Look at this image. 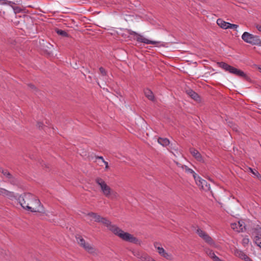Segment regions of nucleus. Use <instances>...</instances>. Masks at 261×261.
<instances>
[{
  "mask_svg": "<svg viewBox=\"0 0 261 261\" xmlns=\"http://www.w3.org/2000/svg\"><path fill=\"white\" fill-rule=\"evenodd\" d=\"M99 222L102 223L105 225L107 227H108L109 229L111 231V228L112 226H116L114 225H112L111 221L108 220L106 218L100 217Z\"/></svg>",
  "mask_w": 261,
  "mask_h": 261,
  "instance_id": "nucleus-15",
  "label": "nucleus"
},
{
  "mask_svg": "<svg viewBox=\"0 0 261 261\" xmlns=\"http://www.w3.org/2000/svg\"><path fill=\"white\" fill-rule=\"evenodd\" d=\"M15 4V3L14 2L9 1H8V2L7 3V5H10L12 8V7H14L13 5Z\"/></svg>",
  "mask_w": 261,
  "mask_h": 261,
  "instance_id": "nucleus-39",
  "label": "nucleus"
},
{
  "mask_svg": "<svg viewBox=\"0 0 261 261\" xmlns=\"http://www.w3.org/2000/svg\"><path fill=\"white\" fill-rule=\"evenodd\" d=\"M145 96L150 100L154 101V96L152 92L149 89H146L144 90Z\"/></svg>",
  "mask_w": 261,
  "mask_h": 261,
  "instance_id": "nucleus-17",
  "label": "nucleus"
},
{
  "mask_svg": "<svg viewBox=\"0 0 261 261\" xmlns=\"http://www.w3.org/2000/svg\"><path fill=\"white\" fill-rule=\"evenodd\" d=\"M133 253L134 256H135L138 258L140 259L141 261H146L148 256H149L145 252L137 251H133Z\"/></svg>",
  "mask_w": 261,
  "mask_h": 261,
  "instance_id": "nucleus-12",
  "label": "nucleus"
},
{
  "mask_svg": "<svg viewBox=\"0 0 261 261\" xmlns=\"http://www.w3.org/2000/svg\"><path fill=\"white\" fill-rule=\"evenodd\" d=\"M249 169L251 170V172L255 176H260V174L259 173H258V172L256 170H255L254 171L251 169V168H249Z\"/></svg>",
  "mask_w": 261,
  "mask_h": 261,
  "instance_id": "nucleus-35",
  "label": "nucleus"
},
{
  "mask_svg": "<svg viewBox=\"0 0 261 261\" xmlns=\"http://www.w3.org/2000/svg\"><path fill=\"white\" fill-rule=\"evenodd\" d=\"M111 231L124 241L135 244H137L139 242L137 238L128 232H125L117 226H112Z\"/></svg>",
  "mask_w": 261,
  "mask_h": 261,
  "instance_id": "nucleus-3",
  "label": "nucleus"
},
{
  "mask_svg": "<svg viewBox=\"0 0 261 261\" xmlns=\"http://www.w3.org/2000/svg\"><path fill=\"white\" fill-rule=\"evenodd\" d=\"M37 127L39 128H43V123L41 122H38L37 123Z\"/></svg>",
  "mask_w": 261,
  "mask_h": 261,
  "instance_id": "nucleus-36",
  "label": "nucleus"
},
{
  "mask_svg": "<svg viewBox=\"0 0 261 261\" xmlns=\"http://www.w3.org/2000/svg\"><path fill=\"white\" fill-rule=\"evenodd\" d=\"M196 233L198 234V236L202 238V237H203V236L204 235V234L206 233V232L202 230L200 228H197L196 229Z\"/></svg>",
  "mask_w": 261,
  "mask_h": 261,
  "instance_id": "nucleus-28",
  "label": "nucleus"
},
{
  "mask_svg": "<svg viewBox=\"0 0 261 261\" xmlns=\"http://www.w3.org/2000/svg\"><path fill=\"white\" fill-rule=\"evenodd\" d=\"M0 172L2 173L7 179L9 181L12 185H15L17 182V180L15 178L7 169L0 167Z\"/></svg>",
  "mask_w": 261,
  "mask_h": 261,
  "instance_id": "nucleus-8",
  "label": "nucleus"
},
{
  "mask_svg": "<svg viewBox=\"0 0 261 261\" xmlns=\"http://www.w3.org/2000/svg\"><path fill=\"white\" fill-rule=\"evenodd\" d=\"M190 152L194 157L197 161L199 162H203V158L200 153L194 148H190Z\"/></svg>",
  "mask_w": 261,
  "mask_h": 261,
  "instance_id": "nucleus-10",
  "label": "nucleus"
},
{
  "mask_svg": "<svg viewBox=\"0 0 261 261\" xmlns=\"http://www.w3.org/2000/svg\"><path fill=\"white\" fill-rule=\"evenodd\" d=\"M44 167L46 168H48V167L45 164H44Z\"/></svg>",
  "mask_w": 261,
  "mask_h": 261,
  "instance_id": "nucleus-45",
  "label": "nucleus"
},
{
  "mask_svg": "<svg viewBox=\"0 0 261 261\" xmlns=\"http://www.w3.org/2000/svg\"><path fill=\"white\" fill-rule=\"evenodd\" d=\"M251 232L254 237L255 244L261 248V227L259 225H256L252 228Z\"/></svg>",
  "mask_w": 261,
  "mask_h": 261,
  "instance_id": "nucleus-7",
  "label": "nucleus"
},
{
  "mask_svg": "<svg viewBox=\"0 0 261 261\" xmlns=\"http://www.w3.org/2000/svg\"><path fill=\"white\" fill-rule=\"evenodd\" d=\"M238 27V25L235 24H231L229 23L228 29H236Z\"/></svg>",
  "mask_w": 261,
  "mask_h": 261,
  "instance_id": "nucleus-33",
  "label": "nucleus"
},
{
  "mask_svg": "<svg viewBox=\"0 0 261 261\" xmlns=\"http://www.w3.org/2000/svg\"><path fill=\"white\" fill-rule=\"evenodd\" d=\"M234 254L236 256L241 258L245 261H253L245 253L238 249H236L234 250Z\"/></svg>",
  "mask_w": 261,
  "mask_h": 261,
  "instance_id": "nucleus-9",
  "label": "nucleus"
},
{
  "mask_svg": "<svg viewBox=\"0 0 261 261\" xmlns=\"http://www.w3.org/2000/svg\"><path fill=\"white\" fill-rule=\"evenodd\" d=\"M217 23L219 27H220L222 29H228L229 22H225L221 18H219L217 19Z\"/></svg>",
  "mask_w": 261,
  "mask_h": 261,
  "instance_id": "nucleus-18",
  "label": "nucleus"
},
{
  "mask_svg": "<svg viewBox=\"0 0 261 261\" xmlns=\"http://www.w3.org/2000/svg\"><path fill=\"white\" fill-rule=\"evenodd\" d=\"M242 38L248 43L261 46V40L257 36L253 35L246 32L243 34Z\"/></svg>",
  "mask_w": 261,
  "mask_h": 261,
  "instance_id": "nucleus-4",
  "label": "nucleus"
},
{
  "mask_svg": "<svg viewBox=\"0 0 261 261\" xmlns=\"http://www.w3.org/2000/svg\"><path fill=\"white\" fill-rule=\"evenodd\" d=\"M99 71H100V73L103 75V76H105V75H106L107 74V72L106 71V70L102 67H100L99 68Z\"/></svg>",
  "mask_w": 261,
  "mask_h": 261,
  "instance_id": "nucleus-32",
  "label": "nucleus"
},
{
  "mask_svg": "<svg viewBox=\"0 0 261 261\" xmlns=\"http://www.w3.org/2000/svg\"><path fill=\"white\" fill-rule=\"evenodd\" d=\"M159 244L157 242H155L154 243V246L155 248H156L158 249V253L161 256H163L164 257H165L167 259L170 258V255L165 251V250L163 248L161 247L160 246H158V245Z\"/></svg>",
  "mask_w": 261,
  "mask_h": 261,
  "instance_id": "nucleus-11",
  "label": "nucleus"
},
{
  "mask_svg": "<svg viewBox=\"0 0 261 261\" xmlns=\"http://www.w3.org/2000/svg\"><path fill=\"white\" fill-rule=\"evenodd\" d=\"M193 176L197 184V183H199V182H198L199 180L202 179L200 177L197 176V174H196V173L194 174Z\"/></svg>",
  "mask_w": 261,
  "mask_h": 261,
  "instance_id": "nucleus-30",
  "label": "nucleus"
},
{
  "mask_svg": "<svg viewBox=\"0 0 261 261\" xmlns=\"http://www.w3.org/2000/svg\"><path fill=\"white\" fill-rule=\"evenodd\" d=\"M95 182L100 187L101 191L103 195L108 197L110 198L112 189L108 186L106 182L101 178L97 177L95 179Z\"/></svg>",
  "mask_w": 261,
  "mask_h": 261,
  "instance_id": "nucleus-5",
  "label": "nucleus"
},
{
  "mask_svg": "<svg viewBox=\"0 0 261 261\" xmlns=\"http://www.w3.org/2000/svg\"><path fill=\"white\" fill-rule=\"evenodd\" d=\"M206 254L213 259L214 257L216 256L214 251L212 250H207L206 251Z\"/></svg>",
  "mask_w": 261,
  "mask_h": 261,
  "instance_id": "nucleus-26",
  "label": "nucleus"
},
{
  "mask_svg": "<svg viewBox=\"0 0 261 261\" xmlns=\"http://www.w3.org/2000/svg\"><path fill=\"white\" fill-rule=\"evenodd\" d=\"M8 2V0H0V4L1 5H7V3Z\"/></svg>",
  "mask_w": 261,
  "mask_h": 261,
  "instance_id": "nucleus-38",
  "label": "nucleus"
},
{
  "mask_svg": "<svg viewBox=\"0 0 261 261\" xmlns=\"http://www.w3.org/2000/svg\"><path fill=\"white\" fill-rule=\"evenodd\" d=\"M12 8L14 10L15 13H19L21 11V9L19 7L14 6L12 7Z\"/></svg>",
  "mask_w": 261,
  "mask_h": 261,
  "instance_id": "nucleus-31",
  "label": "nucleus"
},
{
  "mask_svg": "<svg viewBox=\"0 0 261 261\" xmlns=\"http://www.w3.org/2000/svg\"><path fill=\"white\" fill-rule=\"evenodd\" d=\"M0 195L6 196L10 199L15 198L14 194L13 192L9 191L3 188H0Z\"/></svg>",
  "mask_w": 261,
  "mask_h": 261,
  "instance_id": "nucleus-14",
  "label": "nucleus"
},
{
  "mask_svg": "<svg viewBox=\"0 0 261 261\" xmlns=\"http://www.w3.org/2000/svg\"><path fill=\"white\" fill-rule=\"evenodd\" d=\"M75 238L76 239V241L77 242V243L81 246V247H83L85 244H86V242H85V240L83 238V237L80 235V234H77L76 236H75Z\"/></svg>",
  "mask_w": 261,
  "mask_h": 261,
  "instance_id": "nucleus-22",
  "label": "nucleus"
},
{
  "mask_svg": "<svg viewBox=\"0 0 261 261\" xmlns=\"http://www.w3.org/2000/svg\"><path fill=\"white\" fill-rule=\"evenodd\" d=\"M118 196L117 193L112 190L110 198L112 199L117 198Z\"/></svg>",
  "mask_w": 261,
  "mask_h": 261,
  "instance_id": "nucleus-29",
  "label": "nucleus"
},
{
  "mask_svg": "<svg viewBox=\"0 0 261 261\" xmlns=\"http://www.w3.org/2000/svg\"><path fill=\"white\" fill-rule=\"evenodd\" d=\"M202 239L209 244H212L213 243V239L206 232L204 234L203 237H202Z\"/></svg>",
  "mask_w": 261,
  "mask_h": 261,
  "instance_id": "nucleus-23",
  "label": "nucleus"
},
{
  "mask_svg": "<svg viewBox=\"0 0 261 261\" xmlns=\"http://www.w3.org/2000/svg\"><path fill=\"white\" fill-rule=\"evenodd\" d=\"M158 141L159 143L163 146H166L169 144V141L167 138H159Z\"/></svg>",
  "mask_w": 261,
  "mask_h": 261,
  "instance_id": "nucleus-21",
  "label": "nucleus"
},
{
  "mask_svg": "<svg viewBox=\"0 0 261 261\" xmlns=\"http://www.w3.org/2000/svg\"><path fill=\"white\" fill-rule=\"evenodd\" d=\"M22 207L31 212L44 213V210L39 199L30 193H24L17 199Z\"/></svg>",
  "mask_w": 261,
  "mask_h": 261,
  "instance_id": "nucleus-1",
  "label": "nucleus"
},
{
  "mask_svg": "<svg viewBox=\"0 0 261 261\" xmlns=\"http://www.w3.org/2000/svg\"><path fill=\"white\" fill-rule=\"evenodd\" d=\"M96 159H100L102 161V162H105V160L103 159V158L102 156H95Z\"/></svg>",
  "mask_w": 261,
  "mask_h": 261,
  "instance_id": "nucleus-40",
  "label": "nucleus"
},
{
  "mask_svg": "<svg viewBox=\"0 0 261 261\" xmlns=\"http://www.w3.org/2000/svg\"><path fill=\"white\" fill-rule=\"evenodd\" d=\"M182 168L185 169V171L186 172L190 173L192 174L193 175H194V173H195V172L192 169L189 168L187 166L184 165V166H182Z\"/></svg>",
  "mask_w": 261,
  "mask_h": 261,
  "instance_id": "nucleus-27",
  "label": "nucleus"
},
{
  "mask_svg": "<svg viewBox=\"0 0 261 261\" xmlns=\"http://www.w3.org/2000/svg\"><path fill=\"white\" fill-rule=\"evenodd\" d=\"M146 261H156V260H155L151 257L149 256Z\"/></svg>",
  "mask_w": 261,
  "mask_h": 261,
  "instance_id": "nucleus-41",
  "label": "nucleus"
},
{
  "mask_svg": "<svg viewBox=\"0 0 261 261\" xmlns=\"http://www.w3.org/2000/svg\"><path fill=\"white\" fill-rule=\"evenodd\" d=\"M128 33L130 35H133L134 36V39L136 40V41H137L138 42H139L144 43H145L147 44H153V45L159 43V42H157V41L149 40L145 38V37H144L141 35L136 33V32L132 31V30H129L128 32Z\"/></svg>",
  "mask_w": 261,
  "mask_h": 261,
  "instance_id": "nucleus-6",
  "label": "nucleus"
},
{
  "mask_svg": "<svg viewBox=\"0 0 261 261\" xmlns=\"http://www.w3.org/2000/svg\"><path fill=\"white\" fill-rule=\"evenodd\" d=\"M192 227H193V228H196V227H195V226H192Z\"/></svg>",
  "mask_w": 261,
  "mask_h": 261,
  "instance_id": "nucleus-46",
  "label": "nucleus"
},
{
  "mask_svg": "<svg viewBox=\"0 0 261 261\" xmlns=\"http://www.w3.org/2000/svg\"><path fill=\"white\" fill-rule=\"evenodd\" d=\"M249 242V240L248 238H244L243 240V243L248 244Z\"/></svg>",
  "mask_w": 261,
  "mask_h": 261,
  "instance_id": "nucleus-37",
  "label": "nucleus"
},
{
  "mask_svg": "<svg viewBox=\"0 0 261 261\" xmlns=\"http://www.w3.org/2000/svg\"><path fill=\"white\" fill-rule=\"evenodd\" d=\"M239 225H240V230L241 231H244L243 229H244L245 230H247L246 226H243L242 223H241L240 222H239Z\"/></svg>",
  "mask_w": 261,
  "mask_h": 261,
  "instance_id": "nucleus-34",
  "label": "nucleus"
},
{
  "mask_svg": "<svg viewBox=\"0 0 261 261\" xmlns=\"http://www.w3.org/2000/svg\"><path fill=\"white\" fill-rule=\"evenodd\" d=\"M103 163H104V164L106 165V169H109V165H108V163L107 162H106V161H105Z\"/></svg>",
  "mask_w": 261,
  "mask_h": 261,
  "instance_id": "nucleus-42",
  "label": "nucleus"
},
{
  "mask_svg": "<svg viewBox=\"0 0 261 261\" xmlns=\"http://www.w3.org/2000/svg\"><path fill=\"white\" fill-rule=\"evenodd\" d=\"M186 92L188 95H189L192 99L196 101H198L199 100V96L198 94L193 91L191 89H189L186 91Z\"/></svg>",
  "mask_w": 261,
  "mask_h": 261,
  "instance_id": "nucleus-16",
  "label": "nucleus"
},
{
  "mask_svg": "<svg viewBox=\"0 0 261 261\" xmlns=\"http://www.w3.org/2000/svg\"><path fill=\"white\" fill-rule=\"evenodd\" d=\"M199 183H197V185L199 187H201V188L205 191H208L211 190L210 185L204 180L202 179L198 181Z\"/></svg>",
  "mask_w": 261,
  "mask_h": 261,
  "instance_id": "nucleus-13",
  "label": "nucleus"
},
{
  "mask_svg": "<svg viewBox=\"0 0 261 261\" xmlns=\"http://www.w3.org/2000/svg\"><path fill=\"white\" fill-rule=\"evenodd\" d=\"M28 86L31 90H32V91L34 92L35 94H37V93L39 92V90L34 85L32 84H28Z\"/></svg>",
  "mask_w": 261,
  "mask_h": 261,
  "instance_id": "nucleus-25",
  "label": "nucleus"
},
{
  "mask_svg": "<svg viewBox=\"0 0 261 261\" xmlns=\"http://www.w3.org/2000/svg\"><path fill=\"white\" fill-rule=\"evenodd\" d=\"M82 247L90 253H93L95 251V248L88 243H86Z\"/></svg>",
  "mask_w": 261,
  "mask_h": 261,
  "instance_id": "nucleus-19",
  "label": "nucleus"
},
{
  "mask_svg": "<svg viewBox=\"0 0 261 261\" xmlns=\"http://www.w3.org/2000/svg\"><path fill=\"white\" fill-rule=\"evenodd\" d=\"M217 64L220 67L222 68L225 71H228L229 73L233 74L240 77H242L247 82H251V78L242 70L237 69L223 62H218Z\"/></svg>",
  "mask_w": 261,
  "mask_h": 261,
  "instance_id": "nucleus-2",
  "label": "nucleus"
},
{
  "mask_svg": "<svg viewBox=\"0 0 261 261\" xmlns=\"http://www.w3.org/2000/svg\"><path fill=\"white\" fill-rule=\"evenodd\" d=\"M256 28L258 30V31L261 32V25L257 24L256 25Z\"/></svg>",
  "mask_w": 261,
  "mask_h": 261,
  "instance_id": "nucleus-43",
  "label": "nucleus"
},
{
  "mask_svg": "<svg viewBox=\"0 0 261 261\" xmlns=\"http://www.w3.org/2000/svg\"><path fill=\"white\" fill-rule=\"evenodd\" d=\"M258 70L260 72H261V66L258 67Z\"/></svg>",
  "mask_w": 261,
  "mask_h": 261,
  "instance_id": "nucleus-44",
  "label": "nucleus"
},
{
  "mask_svg": "<svg viewBox=\"0 0 261 261\" xmlns=\"http://www.w3.org/2000/svg\"><path fill=\"white\" fill-rule=\"evenodd\" d=\"M87 216L94 219V221L96 222H99L101 216L98 215L97 213L90 212L87 214Z\"/></svg>",
  "mask_w": 261,
  "mask_h": 261,
  "instance_id": "nucleus-20",
  "label": "nucleus"
},
{
  "mask_svg": "<svg viewBox=\"0 0 261 261\" xmlns=\"http://www.w3.org/2000/svg\"><path fill=\"white\" fill-rule=\"evenodd\" d=\"M56 32L58 35H61L63 37H68L69 36V35L68 34V33L64 30L57 29L56 30Z\"/></svg>",
  "mask_w": 261,
  "mask_h": 261,
  "instance_id": "nucleus-24",
  "label": "nucleus"
}]
</instances>
